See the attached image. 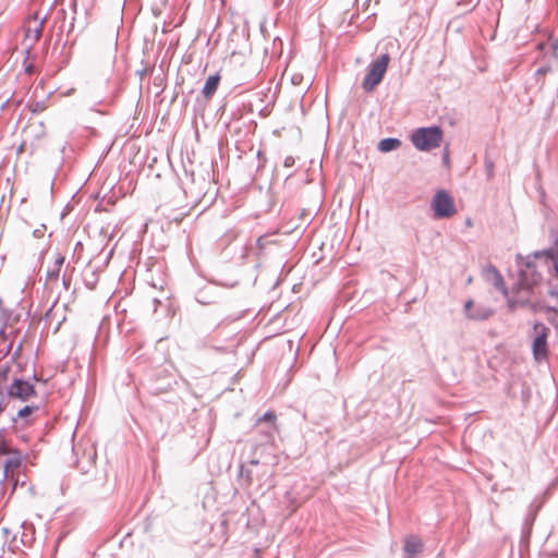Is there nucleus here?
I'll return each mask as SVG.
<instances>
[{"instance_id": "39448f33", "label": "nucleus", "mask_w": 558, "mask_h": 558, "mask_svg": "<svg viewBox=\"0 0 558 558\" xmlns=\"http://www.w3.org/2000/svg\"><path fill=\"white\" fill-rule=\"evenodd\" d=\"M550 329L544 324H535L532 331V353L537 362L547 360L548 343L547 338Z\"/></svg>"}, {"instance_id": "1a4fd4ad", "label": "nucleus", "mask_w": 558, "mask_h": 558, "mask_svg": "<svg viewBox=\"0 0 558 558\" xmlns=\"http://www.w3.org/2000/svg\"><path fill=\"white\" fill-rule=\"evenodd\" d=\"M424 548L422 539L416 535H409L404 539L403 553L405 558H415Z\"/></svg>"}, {"instance_id": "58836bf2", "label": "nucleus", "mask_w": 558, "mask_h": 558, "mask_svg": "<svg viewBox=\"0 0 558 558\" xmlns=\"http://www.w3.org/2000/svg\"><path fill=\"white\" fill-rule=\"evenodd\" d=\"M442 160L445 163L449 162V155L447 150L442 154Z\"/></svg>"}, {"instance_id": "6e6552de", "label": "nucleus", "mask_w": 558, "mask_h": 558, "mask_svg": "<svg viewBox=\"0 0 558 558\" xmlns=\"http://www.w3.org/2000/svg\"><path fill=\"white\" fill-rule=\"evenodd\" d=\"M22 457L19 450L12 451L10 456H4L0 458V469H3V480L8 477L9 473H13L21 466Z\"/></svg>"}, {"instance_id": "c9c22d12", "label": "nucleus", "mask_w": 558, "mask_h": 558, "mask_svg": "<svg viewBox=\"0 0 558 558\" xmlns=\"http://www.w3.org/2000/svg\"><path fill=\"white\" fill-rule=\"evenodd\" d=\"M265 240H266V236H259L256 240V244H257L259 250H263L265 247Z\"/></svg>"}, {"instance_id": "c85d7f7f", "label": "nucleus", "mask_w": 558, "mask_h": 558, "mask_svg": "<svg viewBox=\"0 0 558 558\" xmlns=\"http://www.w3.org/2000/svg\"><path fill=\"white\" fill-rule=\"evenodd\" d=\"M45 21H46V16L40 21L39 25L34 29V40L35 41H37L41 36Z\"/></svg>"}, {"instance_id": "423d86ee", "label": "nucleus", "mask_w": 558, "mask_h": 558, "mask_svg": "<svg viewBox=\"0 0 558 558\" xmlns=\"http://www.w3.org/2000/svg\"><path fill=\"white\" fill-rule=\"evenodd\" d=\"M430 206L436 219L449 218L457 211L452 196L445 190H439L435 193Z\"/></svg>"}, {"instance_id": "f257e3e1", "label": "nucleus", "mask_w": 558, "mask_h": 558, "mask_svg": "<svg viewBox=\"0 0 558 558\" xmlns=\"http://www.w3.org/2000/svg\"><path fill=\"white\" fill-rule=\"evenodd\" d=\"M39 381V377L35 371V364H32V374L24 378L23 376H19L13 374L11 377L10 384L7 381L4 385V389L8 396V399H15L22 402H27L33 397L37 396L35 384Z\"/></svg>"}, {"instance_id": "7ed1b4c3", "label": "nucleus", "mask_w": 558, "mask_h": 558, "mask_svg": "<svg viewBox=\"0 0 558 558\" xmlns=\"http://www.w3.org/2000/svg\"><path fill=\"white\" fill-rule=\"evenodd\" d=\"M276 461L274 436L270 432H265L264 439L253 445L248 463L251 465L274 464Z\"/></svg>"}, {"instance_id": "09e8293b", "label": "nucleus", "mask_w": 558, "mask_h": 558, "mask_svg": "<svg viewBox=\"0 0 558 558\" xmlns=\"http://www.w3.org/2000/svg\"><path fill=\"white\" fill-rule=\"evenodd\" d=\"M298 508V505L292 508V512H294Z\"/></svg>"}, {"instance_id": "49530a36", "label": "nucleus", "mask_w": 558, "mask_h": 558, "mask_svg": "<svg viewBox=\"0 0 558 558\" xmlns=\"http://www.w3.org/2000/svg\"><path fill=\"white\" fill-rule=\"evenodd\" d=\"M465 222H466V225H468V226H471V225H472V222H471V219H470V218H468Z\"/></svg>"}, {"instance_id": "9d476101", "label": "nucleus", "mask_w": 558, "mask_h": 558, "mask_svg": "<svg viewBox=\"0 0 558 558\" xmlns=\"http://www.w3.org/2000/svg\"><path fill=\"white\" fill-rule=\"evenodd\" d=\"M485 276L488 280L493 282L494 287L497 290H499L505 296L508 295V289L505 284L504 278L495 266L488 265L485 268Z\"/></svg>"}, {"instance_id": "473e14b6", "label": "nucleus", "mask_w": 558, "mask_h": 558, "mask_svg": "<svg viewBox=\"0 0 558 558\" xmlns=\"http://www.w3.org/2000/svg\"><path fill=\"white\" fill-rule=\"evenodd\" d=\"M58 14L62 17V24L60 26V31L63 32L64 28H65V15H66V12L64 9H60Z\"/></svg>"}, {"instance_id": "2f4dec72", "label": "nucleus", "mask_w": 558, "mask_h": 558, "mask_svg": "<svg viewBox=\"0 0 558 558\" xmlns=\"http://www.w3.org/2000/svg\"><path fill=\"white\" fill-rule=\"evenodd\" d=\"M63 263H64V256L58 255V257L54 260L53 269H58L60 271L61 266L63 265Z\"/></svg>"}, {"instance_id": "f704fd0d", "label": "nucleus", "mask_w": 558, "mask_h": 558, "mask_svg": "<svg viewBox=\"0 0 558 558\" xmlns=\"http://www.w3.org/2000/svg\"><path fill=\"white\" fill-rule=\"evenodd\" d=\"M295 163V160L292 156H288L284 158L283 166L287 168L293 167Z\"/></svg>"}, {"instance_id": "b1692460", "label": "nucleus", "mask_w": 558, "mask_h": 558, "mask_svg": "<svg viewBox=\"0 0 558 558\" xmlns=\"http://www.w3.org/2000/svg\"><path fill=\"white\" fill-rule=\"evenodd\" d=\"M547 254L550 256V258L554 262V268H555V272H556L555 280L557 281L555 290H548V293L551 296H557L558 298V255H554V254H549V253H547Z\"/></svg>"}, {"instance_id": "de8ad7c7", "label": "nucleus", "mask_w": 558, "mask_h": 558, "mask_svg": "<svg viewBox=\"0 0 558 558\" xmlns=\"http://www.w3.org/2000/svg\"><path fill=\"white\" fill-rule=\"evenodd\" d=\"M509 307H510V308H513V307H514V303H512V302H510V301H509Z\"/></svg>"}, {"instance_id": "20e7f679", "label": "nucleus", "mask_w": 558, "mask_h": 558, "mask_svg": "<svg viewBox=\"0 0 558 558\" xmlns=\"http://www.w3.org/2000/svg\"><path fill=\"white\" fill-rule=\"evenodd\" d=\"M390 61L388 53L380 54L374 62L367 66V72L362 82L365 92H373L383 81Z\"/></svg>"}, {"instance_id": "f3484780", "label": "nucleus", "mask_w": 558, "mask_h": 558, "mask_svg": "<svg viewBox=\"0 0 558 558\" xmlns=\"http://www.w3.org/2000/svg\"><path fill=\"white\" fill-rule=\"evenodd\" d=\"M38 409H39L38 405L26 404L17 411L15 416L11 417V422L13 424H15L19 418L24 420V418L28 417L29 415H32L34 412H36Z\"/></svg>"}, {"instance_id": "72a5a7b5", "label": "nucleus", "mask_w": 558, "mask_h": 558, "mask_svg": "<svg viewBox=\"0 0 558 558\" xmlns=\"http://www.w3.org/2000/svg\"><path fill=\"white\" fill-rule=\"evenodd\" d=\"M518 551H519L520 558H522L523 557V530L521 531V535H520V539H519V544H518Z\"/></svg>"}, {"instance_id": "a18cd8bd", "label": "nucleus", "mask_w": 558, "mask_h": 558, "mask_svg": "<svg viewBox=\"0 0 558 558\" xmlns=\"http://www.w3.org/2000/svg\"><path fill=\"white\" fill-rule=\"evenodd\" d=\"M197 302H198V303H202V304H209V302H208V301H202V300H199V299H197Z\"/></svg>"}, {"instance_id": "a19ab883", "label": "nucleus", "mask_w": 558, "mask_h": 558, "mask_svg": "<svg viewBox=\"0 0 558 558\" xmlns=\"http://www.w3.org/2000/svg\"><path fill=\"white\" fill-rule=\"evenodd\" d=\"M4 367H11L9 362H5L4 364H0V371L3 369Z\"/></svg>"}, {"instance_id": "a878e982", "label": "nucleus", "mask_w": 558, "mask_h": 558, "mask_svg": "<svg viewBox=\"0 0 558 558\" xmlns=\"http://www.w3.org/2000/svg\"><path fill=\"white\" fill-rule=\"evenodd\" d=\"M46 108V105L44 101H34L29 105V110L33 112V113H38V112H41L43 110H45Z\"/></svg>"}, {"instance_id": "2eb2a0df", "label": "nucleus", "mask_w": 558, "mask_h": 558, "mask_svg": "<svg viewBox=\"0 0 558 558\" xmlns=\"http://www.w3.org/2000/svg\"><path fill=\"white\" fill-rule=\"evenodd\" d=\"M23 533L21 535V543L25 547H31L34 542V526L32 524H27L26 522L22 523Z\"/></svg>"}, {"instance_id": "a211bd4d", "label": "nucleus", "mask_w": 558, "mask_h": 558, "mask_svg": "<svg viewBox=\"0 0 558 558\" xmlns=\"http://www.w3.org/2000/svg\"><path fill=\"white\" fill-rule=\"evenodd\" d=\"M10 373H11V367H4L3 369L0 371V400L1 401H8L9 400L8 396H5L7 392H5V389H4V385L10 379Z\"/></svg>"}, {"instance_id": "f03ea898", "label": "nucleus", "mask_w": 558, "mask_h": 558, "mask_svg": "<svg viewBox=\"0 0 558 558\" xmlns=\"http://www.w3.org/2000/svg\"><path fill=\"white\" fill-rule=\"evenodd\" d=\"M444 132L439 125L423 126L413 131L411 142L420 151H430L442 141Z\"/></svg>"}, {"instance_id": "c03bdc74", "label": "nucleus", "mask_w": 558, "mask_h": 558, "mask_svg": "<svg viewBox=\"0 0 558 558\" xmlns=\"http://www.w3.org/2000/svg\"><path fill=\"white\" fill-rule=\"evenodd\" d=\"M9 102H10V98H8V99L3 102V105L1 106V108L3 109V108H4Z\"/></svg>"}, {"instance_id": "6ab92c4d", "label": "nucleus", "mask_w": 558, "mask_h": 558, "mask_svg": "<svg viewBox=\"0 0 558 558\" xmlns=\"http://www.w3.org/2000/svg\"><path fill=\"white\" fill-rule=\"evenodd\" d=\"M184 174L187 179H190L192 184L199 185V191H198L199 193L204 190L206 184H208V178L206 179L205 177L202 175L201 178L196 179L193 169L189 170V169L184 168Z\"/></svg>"}, {"instance_id": "9b49d317", "label": "nucleus", "mask_w": 558, "mask_h": 558, "mask_svg": "<svg viewBox=\"0 0 558 558\" xmlns=\"http://www.w3.org/2000/svg\"><path fill=\"white\" fill-rule=\"evenodd\" d=\"M221 76L219 73H215L209 75L205 81V84L202 89V94L206 99L211 98L218 89Z\"/></svg>"}, {"instance_id": "0eeeda50", "label": "nucleus", "mask_w": 558, "mask_h": 558, "mask_svg": "<svg viewBox=\"0 0 558 558\" xmlns=\"http://www.w3.org/2000/svg\"><path fill=\"white\" fill-rule=\"evenodd\" d=\"M495 311L485 304L474 303L473 300H468L464 304V314L472 320H486L493 316Z\"/></svg>"}, {"instance_id": "dca6fc26", "label": "nucleus", "mask_w": 558, "mask_h": 558, "mask_svg": "<svg viewBox=\"0 0 558 558\" xmlns=\"http://www.w3.org/2000/svg\"><path fill=\"white\" fill-rule=\"evenodd\" d=\"M83 282L86 288L93 290L98 282V274L95 269L87 268L83 274Z\"/></svg>"}, {"instance_id": "c756f323", "label": "nucleus", "mask_w": 558, "mask_h": 558, "mask_svg": "<svg viewBox=\"0 0 558 558\" xmlns=\"http://www.w3.org/2000/svg\"><path fill=\"white\" fill-rule=\"evenodd\" d=\"M485 168H486L487 177L492 178L493 173H494V162L492 160H489V159H486L485 160Z\"/></svg>"}, {"instance_id": "4c0bfd02", "label": "nucleus", "mask_w": 558, "mask_h": 558, "mask_svg": "<svg viewBox=\"0 0 558 558\" xmlns=\"http://www.w3.org/2000/svg\"><path fill=\"white\" fill-rule=\"evenodd\" d=\"M62 283H63V287L65 289H69L70 288V279L65 277V275H63L62 277Z\"/></svg>"}, {"instance_id": "4be33fe9", "label": "nucleus", "mask_w": 558, "mask_h": 558, "mask_svg": "<svg viewBox=\"0 0 558 558\" xmlns=\"http://www.w3.org/2000/svg\"><path fill=\"white\" fill-rule=\"evenodd\" d=\"M14 451L9 442L5 440L3 435V429L0 430V458L4 456H10Z\"/></svg>"}, {"instance_id": "aec40b11", "label": "nucleus", "mask_w": 558, "mask_h": 558, "mask_svg": "<svg viewBox=\"0 0 558 558\" xmlns=\"http://www.w3.org/2000/svg\"><path fill=\"white\" fill-rule=\"evenodd\" d=\"M515 259H517V265H518V270H517L518 278L515 281V286L518 288H522L523 287V255L521 253H518L515 255Z\"/></svg>"}, {"instance_id": "ea45409f", "label": "nucleus", "mask_w": 558, "mask_h": 558, "mask_svg": "<svg viewBox=\"0 0 558 558\" xmlns=\"http://www.w3.org/2000/svg\"><path fill=\"white\" fill-rule=\"evenodd\" d=\"M12 342H10L9 344H7V348H5V351H4V355L9 354V352L12 350Z\"/></svg>"}, {"instance_id": "f8f14e48", "label": "nucleus", "mask_w": 558, "mask_h": 558, "mask_svg": "<svg viewBox=\"0 0 558 558\" xmlns=\"http://www.w3.org/2000/svg\"><path fill=\"white\" fill-rule=\"evenodd\" d=\"M275 421H276V414L274 412H266L262 417L258 420V428H260V432L265 434V432H270L274 436L275 433Z\"/></svg>"}, {"instance_id": "37998d69", "label": "nucleus", "mask_w": 558, "mask_h": 558, "mask_svg": "<svg viewBox=\"0 0 558 558\" xmlns=\"http://www.w3.org/2000/svg\"><path fill=\"white\" fill-rule=\"evenodd\" d=\"M25 70L27 73H31L33 71V68H32V65H27Z\"/></svg>"}, {"instance_id": "79ce46f5", "label": "nucleus", "mask_w": 558, "mask_h": 558, "mask_svg": "<svg viewBox=\"0 0 558 558\" xmlns=\"http://www.w3.org/2000/svg\"><path fill=\"white\" fill-rule=\"evenodd\" d=\"M526 268H527V269H525L524 276H525V277L527 276V270H530V271H531V274L533 275V272H534V271L531 269L530 265H526Z\"/></svg>"}, {"instance_id": "bb28decb", "label": "nucleus", "mask_w": 558, "mask_h": 558, "mask_svg": "<svg viewBox=\"0 0 558 558\" xmlns=\"http://www.w3.org/2000/svg\"><path fill=\"white\" fill-rule=\"evenodd\" d=\"M23 342H20L11 355V361H16L22 357Z\"/></svg>"}, {"instance_id": "393cba45", "label": "nucleus", "mask_w": 558, "mask_h": 558, "mask_svg": "<svg viewBox=\"0 0 558 558\" xmlns=\"http://www.w3.org/2000/svg\"><path fill=\"white\" fill-rule=\"evenodd\" d=\"M92 4H84V20L78 22L80 32H82L88 24L87 16L90 14Z\"/></svg>"}, {"instance_id": "412c9836", "label": "nucleus", "mask_w": 558, "mask_h": 558, "mask_svg": "<svg viewBox=\"0 0 558 558\" xmlns=\"http://www.w3.org/2000/svg\"><path fill=\"white\" fill-rule=\"evenodd\" d=\"M77 2H78V0H71V1H70V4H69V5H70V9H71V11H72V13H73V16H72V20H71V22H70V24H69V27H68V29H66L68 35H70V34L74 31V28H75V22L77 21V19H76V14H77Z\"/></svg>"}, {"instance_id": "cd10ccee", "label": "nucleus", "mask_w": 558, "mask_h": 558, "mask_svg": "<svg viewBox=\"0 0 558 558\" xmlns=\"http://www.w3.org/2000/svg\"><path fill=\"white\" fill-rule=\"evenodd\" d=\"M15 366H16V371L14 374H19V373H24L26 371V367L28 365L27 362H22L21 359L20 360H16V361H13Z\"/></svg>"}, {"instance_id": "5701e85b", "label": "nucleus", "mask_w": 558, "mask_h": 558, "mask_svg": "<svg viewBox=\"0 0 558 558\" xmlns=\"http://www.w3.org/2000/svg\"><path fill=\"white\" fill-rule=\"evenodd\" d=\"M239 477L243 481L244 485L248 486L252 484V471L244 466V464L240 465L239 469Z\"/></svg>"}, {"instance_id": "ddd939ff", "label": "nucleus", "mask_w": 558, "mask_h": 558, "mask_svg": "<svg viewBox=\"0 0 558 558\" xmlns=\"http://www.w3.org/2000/svg\"><path fill=\"white\" fill-rule=\"evenodd\" d=\"M401 146V141L397 137H386L378 142L377 149L381 153H390Z\"/></svg>"}, {"instance_id": "4468645a", "label": "nucleus", "mask_w": 558, "mask_h": 558, "mask_svg": "<svg viewBox=\"0 0 558 558\" xmlns=\"http://www.w3.org/2000/svg\"><path fill=\"white\" fill-rule=\"evenodd\" d=\"M126 558H153V550L143 544L134 545Z\"/></svg>"}, {"instance_id": "7c9ffc66", "label": "nucleus", "mask_w": 558, "mask_h": 558, "mask_svg": "<svg viewBox=\"0 0 558 558\" xmlns=\"http://www.w3.org/2000/svg\"><path fill=\"white\" fill-rule=\"evenodd\" d=\"M60 271L58 269H49L47 271V280H58Z\"/></svg>"}, {"instance_id": "e433bc0d", "label": "nucleus", "mask_w": 558, "mask_h": 558, "mask_svg": "<svg viewBox=\"0 0 558 558\" xmlns=\"http://www.w3.org/2000/svg\"><path fill=\"white\" fill-rule=\"evenodd\" d=\"M8 405H9V400L8 401L0 400V415L7 410Z\"/></svg>"}]
</instances>
